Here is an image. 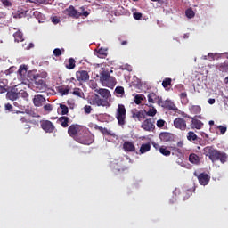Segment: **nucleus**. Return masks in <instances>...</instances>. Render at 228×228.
<instances>
[{"mask_svg": "<svg viewBox=\"0 0 228 228\" xmlns=\"http://www.w3.org/2000/svg\"><path fill=\"white\" fill-rule=\"evenodd\" d=\"M95 92H97L99 94H94L88 100V103L91 104V106H102V108H109V106H110V99L111 98V93H110V90L100 88L95 90Z\"/></svg>", "mask_w": 228, "mask_h": 228, "instance_id": "f257e3e1", "label": "nucleus"}, {"mask_svg": "<svg viewBox=\"0 0 228 228\" xmlns=\"http://www.w3.org/2000/svg\"><path fill=\"white\" fill-rule=\"evenodd\" d=\"M203 154L207 156V158H209L212 163H215V161H221V163L227 162V153L222 152L213 146H206L203 149Z\"/></svg>", "mask_w": 228, "mask_h": 228, "instance_id": "f03ea898", "label": "nucleus"}, {"mask_svg": "<svg viewBox=\"0 0 228 228\" xmlns=\"http://www.w3.org/2000/svg\"><path fill=\"white\" fill-rule=\"evenodd\" d=\"M16 118L18 120V126L24 134H28L31 131V124L34 126L37 124V121L30 119L28 115L17 116Z\"/></svg>", "mask_w": 228, "mask_h": 228, "instance_id": "7ed1b4c3", "label": "nucleus"}, {"mask_svg": "<svg viewBox=\"0 0 228 228\" xmlns=\"http://www.w3.org/2000/svg\"><path fill=\"white\" fill-rule=\"evenodd\" d=\"M80 12H77L74 5H70L66 10H64V13L68 15V17H71V19H79V17H88L90 12L88 11H85V6L80 7Z\"/></svg>", "mask_w": 228, "mask_h": 228, "instance_id": "20e7f679", "label": "nucleus"}, {"mask_svg": "<svg viewBox=\"0 0 228 228\" xmlns=\"http://www.w3.org/2000/svg\"><path fill=\"white\" fill-rule=\"evenodd\" d=\"M100 81L102 85H106L107 86H113V85H115V78H113L110 71L104 68H102L100 72Z\"/></svg>", "mask_w": 228, "mask_h": 228, "instance_id": "39448f33", "label": "nucleus"}, {"mask_svg": "<svg viewBox=\"0 0 228 228\" xmlns=\"http://www.w3.org/2000/svg\"><path fill=\"white\" fill-rule=\"evenodd\" d=\"M85 128H83L82 126L77 124H73L69 126L68 134L71 138H74V140L77 142V138H79L80 134H82Z\"/></svg>", "mask_w": 228, "mask_h": 228, "instance_id": "423d86ee", "label": "nucleus"}, {"mask_svg": "<svg viewBox=\"0 0 228 228\" xmlns=\"http://www.w3.org/2000/svg\"><path fill=\"white\" fill-rule=\"evenodd\" d=\"M77 143L82 145H92L94 143V136H92L86 130H83V133L77 138Z\"/></svg>", "mask_w": 228, "mask_h": 228, "instance_id": "0eeeda50", "label": "nucleus"}, {"mask_svg": "<svg viewBox=\"0 0 228 228\" xmlns=\"http://www.w3.org/2000/svg\"><path fill=\"white\" fill-rule=\"evenodd\" d=\"M116 118L118 126H124L126 124V106L119 104L116 110Z\"/></svg>", "mask_w": 228, "mask_h": 228, "instance_id": "6e6552de", "label": "nucleus"}, {"mask_svg": "<svg viewBox=\"0 0 228 228\" xmlns=\"http://www.w3.org/2000/svg\"><path fill=\"white\" fill-rule=\"evenodd\" d=\"M154 124H156V120L152 118H150L142 123L141 127L144 131L151 133V131H154V129H156V126Z\"/></svg>", "mask_w": 228, "mask_h": 228, "instance_id": "1a4fd4ad", "label": "nucleus"}, {"mask_svg": "<svg viewBox=\"0 0 228 228\" xmlns=\"http://www.w3.org/2000/svg\"><path fill=\"white\" fill-rule=\"evenodd\" d=\"M34 81L37 92H44L47 88L45 81L40 78V75H34Z\"/></svg>", "mask_w": 228, "mask_h": 228, "instance_id": "9d476101", "label": "nucleus"}, {"mask_svg": "<svg viewBox=\"0 0 228 228\" xmlns=\"http://www.w3.org/2000/svg\"><path fill=\"white\" fill-rule=\"evenodd\" d=\"M195 177L198 178L199 183L201 186H208L209 184V181L211 180V176L208 175L207 173H201L200 175L197 174V172H194Z\"/></svg>", "mask_w": 228, "mask_h": 228, "instance_id": "9b49d317", "label": "nucleus"}, {"mask_svg": "<svg viewBox=\"0 0 228 228\" xmlns=\"http://www.w3.org/2000/svg\"><path fill=\"white\" fill-rule=\"evenodd\" d=\"M41 128L45 133H54V130L56 129V126H54V124L49 120H44L41 122Z\"/></svg>", "mask_w": 228, "mask_h": 228, "instance_id": "f8f14e48", "label": "nucleus"}, {"mask_svg": "<svg viewBox=\"0 0 228 228\" xmlns=\"http://www.w3.org/2000/svg\"><path fill=\"white\" fill-rule=\"evenodd\" d=\"M159 106H161V108H165L166 110H169L171 111H177V106H175V103H174L172 100L167 99L163 101L162 99Z\"/></svg>", "mask_w": 228, "mask_h": 228, "instance_id": "ddd939ff", "label": "nucleus"}, {"mask_svg": "<svg viewBox=\"0 0 228 228\" xmlns=\"http://www.w3.org/2000/svg\"><path fill=\"white\" fill-rule=\"evenodd\" d=\"M173 124L175 129H180V131H186V127H188L186 125V120H184L183 118H176Z\"/></svg>", "mask_w": 228, "mask_h": 228, "instance_id": "4468645a", "label": "nucleus"}, {"mask_svg": "<svg viewBox=\"0 0 228 228\" xmlns=\"http://www.w3.org/2000/svg\"><path fill=\"white\" fill-rule=\"evenodd\" d=\"M198 118H202V116H195L194 118H191V129H202L204 123L202 121L197 119Z\"/></svg>", "mask_w": 228, "mask_h": 228, "instance_id": "2eb2a0df", "label": "nucleus"}, {"mask_svg": "<svg viewBox=\"0 0 228 228\" xmlns=\"http://www.w3.org/2000/svg\"><path fill=\"white\" fill-rule=\"evenodd\" d=\"M147 98L150 104H158L159 106L162 100V98L156 94V93H150Z\"/></svg>", "mask_w": 228, "mask_h": 228, "instance_id": "dca6fc26", "label": "nucleus"}, {"mask_svg": "<svg viewBox=\"0 0 228 228\" xmlns=\"http://www.w3.org/2000/svg\"><path fill=\"white\" fill-rule=\"evenodd\" d=\"M76 77L77 81H88L90 79V75H88V71L81 70L76 72Z\"/></svg>", "mask_w": 228, "mask_h": 228, "instance_id": "f3484780", "label": "nucleus"}, {"mask_svg": "<svg viewBox=\"0 0 228 228\" xmlns=\"http://www.w3.org/2000/svg\"><path fill=\"white\" fill-rule=\"evenodd\" d=\"M132 118H134V120H138V122H142V120H145V114L138 110H133Z\"/></svg>", "mask_w": 228, "mask_h": 228, "instance_id": "a211bd4d", "label": "nucleus"}, {"mask_svg": "<svg viewBox=\"0 0 228 228\" xmlns=\"http://www.w3.org/2000/svg\"><path fill=\"white\" fill-rule=\"evenodd\" d=\"M159 139L164 142H172L174 140V134L168 132H162L159 134Z\"/></svg>", "mask_w": 228, "mask_h": 228, "instance_id": "6ab92c4d", "label": "nucleus"}, {"mask_svg": "<svg viewBox=\"0 0 228 228\" xmlns=\"http://www.w3.org/2000/svg\"><path fill=\"white\" fill-rule=\"evenodd\" d=\"M123 150L125 152H134L136 151V147L133 142L126 141L123 143Z\"/></svg>", "mask_w": 228, "mask_h": 228, "instance_id": "aec40b11", "label": "nucleus"}, {"mask_svg": "<svg viewBox=\"0 0 228 228\" xmlns=\"http://www.w3.org/2000/svg\"><path fill=\"white\" fill-rule=\"evenodd\" d=\"M6 98L10 101H17V99H19V93L15 91V89H12L7 92Z\"/></svg>", "mask_w": 228, "mask_h": 228, "instance_id": "412c9836", "label": "nucleus"}, {"mask_svg": "<svg viewBox=\"0 0 228 228\" xmlns=\"http://www.w3.org/2000/svg\"><path fill=\"white\" fill-rule=\"evenodd\" d=\"M34 105L40 107L45 102V98L40 94L35 95L33 99Z\"/></svg>", "mask_w": 228, "mask_h": 228, "instance_id": "4be33fe9", "label": "nucleus"}, {"mask_svg": "<svg viewBox=\"0 0 228 228\" xmlns=\"http://www.w3.org/2000/svg\"><path fill=\"white\" fill-rule=\"evenodd\" d=\"M69 117L61 116L58 118L57 122L61 124V127H69Z\"/></svg>", "mask_w": 228, "mask_h": 228, "instance_id": "5701e85b", "label": "nucleus"}, {"mask_svg": "<svg viewBox=\"0 0 228 228\" xmlns=\"http://www.w3.org/2000/svg\"><path fill=\"white\" fill-rule=\"evenodd\" d=\"M14 42H24V33L22 31L18 30L13 34Z\"/></svg>", "mask_w": 228, "mask_h": 228, "instance_id": "b1692460", "label": "nucleus"}, {"mask_svg": "<svg viewBox=\"0 0 228 228\" xmlns=\"http://www.w3.org/2000/svg\"><path fill=\"white\" fill-rule=\"evenodd\" d=\"M65 67L68 70H73V69H76V60H74V58H69L68 61H66Z\"/></svg>", "mask_w": 228, "mask_h": 228, "instance_id": "393cba45", "label": "nucleus"}, {"mask_svg": "<svg viewBox=\"0 0 228 228\" xmlns=\"http://www.w3.org/2000/svg\"><path fill=\"white\" fill-rule=\"evenodd\" d=\"M189 111H190V113H191V115H199V113H200V111H202V108H200V106H199V105H191L189 108Z\"/></svg>", "mask_w": 228, "mask_h": 228, "instance_id": "a878e982", "label": "nucleus"}, {"mask_svg": "<svg viewBox=\"0 0 228 228\" xmlns=\"http://www.w3.org/2000/svg\"><path fill=\"white\" fill-rule=\"evenodd\" d=\"M189 161L193 163V165H199V163H200V158H199L197 154L191 153L189 155Z\"/></svg>", "mask_w": 228, "mask_h": 228, "instance_id": "bb28decb", "label": "nucleus"}, {"mask_svg": "<svg viewBox=\"0 0 228 228\" xmlns=\"http://www.w3.org/2000/svg\"><path fill=\"white\" fill-rule=\"evenodd\" d=\"M149 151H151V143L147 142L141 145L139 152L140 154H145V152H149Z\"/></svg>", "mask_w": 228, "mask_h": 228, "instance_id": "cd10ccee", "label": "nucleus"}, {"mask_svg": "<svg viewBox=\"0 0 228 228\" xmlns=\"http://www.w3.org/2000/svg\"><path fill=\"white\" fill-rule=\"evenodd\" d=\"M96 56L102 59L106 58V56H108V50L100 48L98 51H96Z\"/></svg>", "mask_w": 228, "mask_h": 228, "instance_id": "c85d7f7f", "label": "nucleus"}, {"mask_svg": "<svg viewBox=\"0 0 228 228\" xmlns=\"http://www.w3.org/2000/svg\"><path fill=\"white\" fill-rule=\"evenodd\" d=\"M187 140H189V142H197V140H199V136L195 134V132L190 131L187 134Z\"/></svg>", "mask_w": 228, "mask_h": 228, "instance_id": "c756f323", "label": "nucleus"}, {"mask_svg": "<svg viewBox=\"0 0 228 228\" xmlns=\"http://www.w3.org/2000/svg\"><path fill=\"white\" fill-rule=\"evenodd\" d=\"M18 74L22 77L25 74H28V66L23 64L20 65L18 70Z\"/></svg>", "mask_w": 228, "mask_h": 228, "instance_id": "7c9ffc66", "label": "nucleus"}, {"mask_svg": "<svg viewBox=\"0 0 228 228\" xmlns=\"http://www.w3.org/2000/svg\"><path fill=\"white\" fill-rule=\"evenodd\" d=\"M144 111L148 117H154L156 116V113H158V110L154 107H150L148 111L146 110H144Z\"/></svg>", "mask_w": 228, "mask_h": 228, "instance_id": "2f4dec72", "label": "nucleus"}, {"mask_svg": "<svg viewBox=\"0 0 228 228\" xmlns=\"http://www.w3.org/2000/svg\"><path fill=\"white\" fill-rule=\"evenodd\" d=\"M73 95H76L77 97L83 98L85 97V93H83V90L80 88H75L72 92Z\"/></svg>", "mask_w": 228, "mask_h": 228, "instance_id": "473e14b6", "label": "nucleus"}, {"mask_svg": "<svg viewBox=\"0 0 228 228\" xmlns=\"http://www.w3.org/2000/svg\"><path fill=\"white\" fill-rule=\"evenodd\" d=\"M58 92L59 94H61V95H69V92H70V87H59Z\"/></svg>", "mask_w": 228, "mask_h": 228, "instance_id": "72a5a7b5", "label": "nucleus"}, {"mask_svg": "<svg viewBox=\"0 0 228 228\" xmlns=\"http://www.w3.org/2000/svg\"><path fill=\"white\" fill-rule=\"evenodd\" d=\"M159 152H160V154H162L163 156H170V154H172V152L170 151V150H167V146H161Z\"/></svg>", "mask_w": 228, "mask_h": 228, "instance_id": "f704fd0d", "label": "nucleus"}, {"mask_svg": "<svg viewBox=\"0 0 228 228\" xmlns=\"http://www.w3.org/2000/svg\"><path fill=\"white\" fill-rule=\"evenodd\" d=\"M172 86V78H165L162 81V86L163 88H168V86Z\"/></svg>", "mask_w": 228, "mask_h": 228, "instance_id": "c9c22d12", "label": "nucleus"}, {"mask_svg": "<svg viewBox=\"0 0 228 228\" xmlns=\"http://www.w3.org/2000/svg\"><path fill=\"white\" fill-rule=\"evenodd\" d=\"M185 15L188 19H193L195 17V12L192 9H187L185 11Z\"/></svg>", "mask_w": 228, "mask_h": 228, "instance_id": "e433bc0d", "label": "nucleus"}, {"mask_svg": "<svg viewBox=\"0 0 228 228\" xmlns=\"http://www.w3.org/2000/svg\"><path fill=\"white\" fill-rule=\"evenodd\" d=\"M112 167L114 170H117L118 172H124V170H126V167L118 163L114 164Z\"/></svg>", "mask_w": 228, "mask_h": 228, "instance_id": "4c0bfd02", "label": "nucleus"}, {"mask_svg": "<svg viewBox=\"0 0 228 228\" xmlns=\"http://www.w3.org/2000/svg\"><path fill=\"white\" fill-rule=\"evenodd\" d=\"M60 108L61 110V115H67L69 113V107L67 105L61 103Z\"/></svg>", "mask_w": 228, "mask_h": 228, "instance_id": "58836bf2", "label": "nucleus"}, {"mask_svg": "<svg viewBox=\"0 0 228 228\" xmlns=\"http://www.w3.org/2000/svg\"><path fill=\"white\" fill-rule=\"evenodd\" d=\"M23 49H25V51H29V49H33V47H35V44L33 43H24L22 45Z\"/></svg>", "mask_w": 228, "mask_h": 228, "instance_id": "ea45409f", "label": "nucleus"}, {"mask_svg": "<svg viewBox=\"0 0 228 228\" xmlns=\"http://www.w3.org/2000/svg\"><path fill=\"white\" fill-rule=\"evenodd\" d=\"M184 193L186 195L183 197V200H188V199H190V197H191V195L193 194V190L188 189L184 191Z\"/></svg>", "mask_w": 228, "mask_h": 228, "instance_id": "a19ab883", "label": "nucleus"}, {"mask_svg": "<svg viewBox=\"0 0 228 228\" xmlns=\"http://www.w3.org/2000/svg\"><path fill=\"white\" fill-rule=\"evenodd\" d=\"M92 111H94V109L92 108V106H90V105H86V106L84 107V113H85L86 115H90V113H92Z\"/></svg>", "mask_w": 228, "mask_h": 228, "instance_id": "79ce46f5", "label": "nucleus"}, {"mask_svg": "<svg viewBox=\"0 0 228 228\" xmlns=\"http://www.w3.org/2000/svg\"><path fill=\"white\" fill-rule=\"evenodd\" d=\"M26 3H35L36 4H47V0H27Z\"/></svg>", "mask_w": 228, "mask_h": 228, "instance_id": "37998d69", "label": "nucleus"}, {"mask_svg": "<svg viewBox=\"0 0 228 228\" xmlns=\"http://www.w3.org/2000/svg\"><path fill=\"white\" fill-rule=\"evenodd\" d=\"M135 104H142V101H143V98L140 94H136L134 99Z\"/></svg>", "mask_w": 228, "mask_h": 228, "instance_id": "c03bdc74", "label": "nucleus"}, {"mask_svg": "<svg viewBox=\"0 0 228 228\" xmlns=\"http://www.w3.org/2000/svg\"><path fill=\"white\" fill-rule=\"evenodd\" d=\"M220 72H228V64L224 63L219 66Z\"/></svg>", "mask_w": 228, "mask_h": 228, "instance_id": "a18cd8bd", "label": "nucleus"}, {"mask_svg": "<svg viewBox=\"0 0 228 228\" xmlns=\"http://www.w3.org/2000/svg\"><path fill=\"white\" fill-rule=\"evenodd\" d=\"M217 129H219L220 134H225V133H227V126L220 125L217 126Z\"/></svg>", "mask_w": 228, "mask_h": 228, "instance_id": "49530a36", "label": "nucleus"}, {"mask_svg": "<svg viewBox=\"0 0 228 228\" xmlns=\"http://www.w3.org/2000/svg\"><path fill=\"white\" fill-rule=\"evenodd\" d=\"M27 14H28V11L18 12L17 17L18 19H23L24 17H26Z\"/></svg>", "mask_w": 228, "mask_h": 228, "instance_id": "de8ad7c7", "label": "nucleus"}, {"mask_svg": "<svg viewBox=\"0 0 228 228\" xmlns=\"http://www.w3.org/2000/svg\"><path fill=\"white\" fill-rule=\"evenodd\" d=\"M6 93V86L3 81H0V94Z\"/></svg>", "mask_w": 228, "mask_h": 228, "instance_id": "09e8293b", "label": "nucleus"}, {"mask_svg": "<svg viewBox=\"0 0 228 228\" xmlns=\"http://www.w3.org/2000/svg\"><path fill=\"white\" fill-rule=\"evenodd\" d=\"M45 111L51 112L53 111V105L51 103H47L46 105L44 106Z\"/></svg>", "mask_w": 228, "mask_h": 228, "instance_id": "8fccbe9b", "label": "nucleus"}, {"mask_svg": "<svg viewBox=\"0 0 228 228\" xmlns=\"http://www.w3.org/2000/svg\"><path fill=\"white\" fill-rule=\"evenodd\" d=\"M53 54L54 56H56L57 58L61 56V50L60 48H55L53 50Z\"/></svg>", "mask_w": 228, "mask_h": 228, "instance_id": "3c124183", "label": "nucleus"}, {"mask_svg": "<svg viewBox=\"0 0 228 228\" xmlns=\"http://www.w3.org/2000/svg\"><path fill=\"white\" fill-rule=\"evenodd\" d=\"M4 108L6 111H13V106L11 103H6Z\"/></svg>", "mask_w": 228, "mask_h": 228, "instance_id": "603ef678", "label": "nucleus"}, {"mask_svg": "<svg viewBox=\"0 0 228 228\" xmlns=\"http://www.w3.org/2000/svg\"><path fill=\"white\" fill-rule=\"evenodd\" d=\"M164 126H165V120H163V119H159V120L157 121V127L161 128V127H163Z\"/></svg>", "mask_w": 228, "mask_h": 228, "instance_id": "864d4df0", "label": "nucleus"}, {"mask_svg": "<svg viewBox=\"0 0 228 228\" xmlns=\"http://www.w3.org/2000/svg\"><path fill=\"white\" fill-rule=\"evenodd\" d=\"M134 19H135V20H142V12H134Z\"/></svg>", "mask_w": 228, "mask_h": 228, "instance_id": "5fc2aeb1", "label": "nucleus"}, {"mask_svg": "<svg viewBox=\"0 0 228 228\" xmlns=\"http://www.w3.org/2000/svg\"><path fill=\"white\" fill-rule=\"evenodd\" d=\"M115 92L116 94H124V87L122 86L116 87Z\"/></svg>", "mask_w": 228, "mask_h": 228, "instance_id": "6e6d98bb", "label": "nucleus"}, {"mask_svg": "<svg viewBox=\"0 0 228 228\" xmlns=\"http://www.w3.org/2000/svg\"><path fill=\"white\" fill-rule=\"evenodd\" d=\"M20 95L23 99H28V97H29V94L26 91H21Z\"/></svg>", "mask_w": 228, "mask_h": 228, "instance_id": "4d7b16f0", "label": "nucleus"}, {"mask_svg": "<svg viewBox=\"0 0 228 228\" xmlns=\"http://www.w3.org/2000/svg\"><path fill=\"white\" fill-rule=\"evenodd\" d=\"M2 3L4 6H6V7L12 6V2H10L9 0H3Z\"/></svg>", "mask_w": 228, "mask_h": 228, "instance_id": "13d9d810", "label": "nucleus"}, {"mask_svg": "<svg viewBox=\"0 0 228 228\" xmlns=\"http://www.w3.org/2000/svg\"><path fill=\"white\" fill-rule=\"evenodd\" d=\"M153 147L156 151H161V146L156 142H153Z\"/></svg>", "mask_w": 228, "mask_h": 228, "instance_id": "bf43d9fd", "label": "nucleus"}, {"mask_svg": "<svg viewBox=\"0 0 228 228\" xmlns=\"http://www.w3.org/2000/svg\"><path fill=\"white\" fill-rule=\"evenodd\" d=\"M52 22H53V24H59L60 19H58V17H53V18L52 19Z\"/></svg>", "mask_w": 228, "mask_h": 228, "instance_id": "052dcab7", "label": "nucleus"}, {"mask_svg": "<svg viewBox=\"0 0 228 228\" xmlns=\"http://www.w3.org/2000/svg\"><path fill=\"white\" fill-rule=\"evenodd\" d=\"M180 97L181 99H186V97H188V94H186V92H183L180 94Z\"/></svg>", "mask_w": 228, "mask_h": 228, "instance_id": "680f3d73", "label": "nucleus"}, {"mask_svg": "<svg viewBox=\"0 0 228 228\" xmlns=\"http://www.w3.org/2000/svg\"><path fill=\"white\" fill-rule=\"evenodd\" d=\"M181 115H182V117H184V118H190V119L191 118V117L190 115L186 114L185 112H182Z\"/></svg>", "mask_w": 228, "mask_h": 228, "instance_id": "e2e57ef3", "label": "nucleus"}, {"mask_svg": "<svg viewBox=\"0 0 228 228\" xmlns=\"http://www.w3.org/2000/svg\"><path fill=\"white\" fill-rule=\"evenodd\" d=\"M208 104H215L216 100L214 98H210V99H208Z\"/></svg>", "mask_w": 228, "mask_h": 228, "instance_id": "0e129e2a", "label": "nucleus"}, {"mask_svg": "<svg viewBox=\"0 0 228 228\" xmlns=\"http://www.w3.org/2000/svg\"><path fill=\"white\" fill-rule=\"evenodd\" d=\"M12 72H13V67H11V68L5 72V74H12Z\"/></svg>", "mask_w": 228, "mask_h": 228, "instance_id": "69168bd1", "label": "nucleus"}, {"mask_svg": "<svg viewBox=\"0 0 228 228\" xmlns=\"http://www.w3.org/2000/svg\"><path fill=\"white\" fill-rule=\"evenodd\" d=\"M208 58H212V59L215 58V54H213V53H209L208 54Z\"/></svg>", "mask_w": 228, "mask_h": 228, "instance_id": "338daca9", "label": "nucleus"}, {"mask_svg": "<svg viewBox=\"0 0 228 228\" xmlns=\"http://www.w3.org/2000/svg\"><path fill=\"white\" fill-rule=\"evenodd\" d=\"M177 147H183V142H177Z\"/></svg>", "mask_w": 228, "mask_h": 228, "instance_id": "774afa93", "label": "nucleus"}]
</instances>
